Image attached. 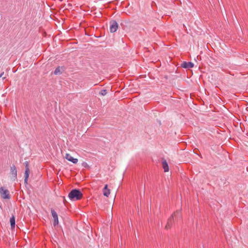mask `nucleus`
I'll return each mask as SVG.
<instances>
[{
	"label": "nucleus",
	"mask_w": 248,
	"mask_h": 248,
	"mask_svg": "<svg viewBox=\"0 0 248 248\" xmlns=\"http://www.w3.org/2000/svg\"><path fill=\"white\" fill-rule=\"evenodd\" d=\"M110 194V190L109 189H108V185H106L104 189H103V195L108 197L109 195Z\"/></svg>",
	"instance_id": "1a4fd4ad"
},
{
	"label": "nucleus",
	"mask_w": 248,
	"mask_h": 248,
	"mask_svg": "<svg viewBox=\"0 0 248 248\" xmlns=\"http://www.w3.org/2000/svg\"><path fill=\"white\" fill-rule=\"evenodd\" d=\"M51 215L53 218V225L54 226L59 224L58 217L57 213L53 209L51 210Z\"/></svg>",
	"instance_id": "39448f33"
},
{
	"label": "nucleus",
	"mask_w": 248,
	"mask_h": 248,
	"mask_svg": "<svg viewBox=\"0 0 248 248\" xmlns=\"http://www.w3.org/2000/svg\"><path fill=\"white\" fill-rule=\"evenodd\" d=\"M182 66L185 68H190L194 66V64L191 62H184L182 63Z\"/></svg>",
	"instance_id": "6e6552de"
},
{
	"label": "nucleus",
	"mask_w": 248,
	"mask_h": 248,
	"mask_svg": "<svg viewBox=\"0 0 248 248\" xmlns=\"http://www.w3.org/2000/svg\"><path fill=\"white\" fill-rule=\"evenodd\" d=\"M174 217L176 218H181V215L180 214V212L178 211H177L176 212H174L169 218L168 222L165 226V228L166 229H170L174 221Z\"/></svg>",
	"instance_id": "f03ea898"
},
{
	"label": "nucleus",
	"mask_w": 248,
	"mask_h": 248,
	"mask_svg": "<svg viewBox=\"0 0 248 248\" xmlns=\"http://www.w3.org/2000/svg\"><path fill=\"white\" fill-rule=\"evenodd\" d=\"M100 93L102 95H105L107 94V90H102Z\"/></svg>",
	"instance_id": "4468645a"
},
{
	"label": "nucleus",
	"mask_w": 248,
	"mask_h": 248,
	"mask_svg": "<svg viewBox=\"0 0 248 248\" xmlns=\"http://www.w3.org/2000/svg\"><path fill=\"white\" fill-rule=\"evenodd\" d=\"M118 28V23L115 21H112L110 22V31L111 32H115L116 31Z\"/></svg>",
	"instance_id": "423d86ee"
},
{
	"label": "nucleus",
	"mask_w": 248,
	"mask_h": 248,
	"mask_svg": "<svg viewBox=\"0 0 248 248\" xmlns=\"http://www.w3.org/2000/svg\"><path fill=\"white\" fill-rule=\"evenodd\" d=\"M63 68L62 67H58L55 70L54 73L55 75H60L62 73Z\"/></svg>",
	"instance_id": "9b49d317"
},
{
	"label": "nucleus",
	"mask_w": 248,
	"mask_h": 248,
	"mask_svg": "<svg viewBox=\"0 0 248 248\" xmlns=\"http://www.w3.org/2000/svg\"><path fill=\"white\" fill-rule=\"evenodd\" d=\"M10 222L12 228H14L15 227V218L14 216H13L10 218Z\"/></svg>",
	"instance_id": "f8f14e48"
},
{
	"label": "nucleus",
	"mask_w": 248,
	"mask_h": 248,
	"mask_svg": "<svg viewBox=\"0 0 248 248\" xmlns=\"http://www.w3.org/2000/svg\"><path fill=\"white\" fill-rule=\"evenodd\" d=\"M10 177L11 179L15 181L17 177V170L15 165H13L10 168Z\"/></svg>",
	"instance_id": "20e7f679"
},
{
	"label": "nucleus",
	"mask_w": 248,
	"mask_h": 248,
	"mask_svg": "<svg viewBox=\"0 0 248 248\" xmlns=\"http://www.w3.org/2000/svg\"><path fill=\"white\" fill-rule=\"evenodd\" d=\"M162 167L164 169L165 172H168L169 170V167L168 164L166 160L162 162Z\"/></svg>",
	"instance_id": "9d476101"
},
{
	"label": "nucleus",
	"mask_w": 248,
	"mask_h": 248,
	"mask_svg": "<svg viewBox=\"0 0 248 248\" xmlns=\"http://www.w3.org/2000/svg\"><path fill=\"white\" fill-rule=\"evenodd\" d=\"M30 169L29 168H27V169H25V178H29V175H30Z\"/></svg>",
	"instance_id": "ddd939ff"
},
{
	"label": "nucleus",
	"mask_w": 248,
	"mask_h": 248,
	"mask_svg": "<svg viewBox=\"0 0 248 248\" xmlns=\"http://www.w3.org/2000/svg\"><path fill=\"white\" fill-rule=\"evenodd\" d=\"M25 169H27V168H29L28 162L26 161L25 162Z\"/></svg>",
	"instance_id": "2eb2a0df"
},
{
	"label": "nucleus",
	"mask_w": 248,
	"mask_h": 248,
	"mask_svg": "<svg viewBox=\"0 0 248 248\" xmlns=\"http://www.w3.org/2000/svg\"><path fill=\"white\" fill-rule=\"evenodd\" d=\"M3 74H4V72H3L2 73H1V74L0 75V78L2 77V76H3Z\"/></svg>",
	"instance_id": "a211bd4d"
},
{
	"label": "nucleus",
	"mask_w": 248,
	"mask_h": 248,
	"mask_svg": "<svg viewBox=\"0 0 248 248\" xmlns=\"http://www.w3.org/2000/svg\"><path fill=\"white\" fill-rule=\"evenodd\" d=\"M82 165L84 166V167H86L87 166V163L86 162H84L82 164Z\"/></svg>",
	"instance_id": "f3484780"
},
{
	"label": "nucleus",
	"mask_w": 248,
	"mask_h": 248,
	"mask_svg": "<svg viewBox=\"0 0 248 248\" xmlns=\"http://www.w3.org/2000/svg\"><path fill=\"white\" fill-rule=\"evenodd\" d=\"M28 178H25L24 183H25V184H27V183H28Z\"/></svg>",
	"instance_id": "dca6fc26"
},
{
	"label": "nucleus",
	"mask_w": 248,
	"mask_h": 248,
	"mask_svg": "<svg viewBox=\"0 0 248 248\" xmlns=\"http://www.w3.org/2000/svg\"><path fill=\"white\" fill-rule=\"evenodd\" d=\"M0 196L4 199H10V198L9 191L3 187L0 188Z\"/></svg>",
	"instance_id": "7ed1b4c3"
},
{
	"label": "nucleus",
	"mask_w": 248,
	"mask_h": 248,
	"mask_svg": "<svg viewBox=\"0 0 248 248\" xmlns=\"http://www.w3.org/2000/svg\"><path fill=\"white\" fill-rule=\"evenodd\" d=\"M82 196L83 194L81 191L76 189L72 190L68 195L69 198L73 201L81 199Z\"/></svg>",
	"instance_id": "f257e3e1"
},
{
	"label": "nucleus",
	"mask_w": 248,
	"mask_h": 248,
	"mask_svg": "<svg viewBox=\"0 0 248 248\" xmlns=\"http://www.w3.org/2000/svg\"><path fill=\"white\" fill-rule=\"evenodd\" d=\"M64 157L68 161L71 162L74 164H77L78 162V159L77 158H73L69 154L66 153Z\"/></svg>",
	"instance_id": "0eeeda50"
}]
</instances>
